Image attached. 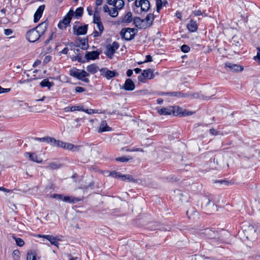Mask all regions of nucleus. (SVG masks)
<instances>
[{
    "mask_svg": "<svg viewBox=\"0 0 260 260\" xmlns=\"http://www.w3.org/2000/svg\"><path fill=\"white\" fill-rule=\"evenodd\" d=\"M69 74L71 76L86 83L89 82V79L86 78L89 76V74L83 70L80 71L78 69L74 68L70 70Z\"/></svg>",
    "mask_w": 260,
    "mask_h": 260,
    "instance_id": "nucleus-1",
    "label": "nucleus"
},
{
    "mask_svg": "<svg viewBox=\"0 0 260 260\" xmlns=\"http://www.w3.org/2000/svg\"><path fill=\"white\" fill-rule=\"evenodd\" d=\"M257 228L253 225H245L244 226L243 232L246 238L250 241H254L257 236Z\"/></svg>",
    "mask_w": 260,
    "mask_h": 260,
    "instance_id": "nucleus-2",
    "label": "nucleus"
},
{
    "mask_svg": "<svg viewBox=\"0 0 260 260\" xmlns=\"http://www.w3.org/2000/svg\"><path fill=\"white\" fill-rule=\"evenodd\" d=\"M136 31L137 29L135 28H123L120 30V35L121 38L126 41H130L134 38Z\"/></svg>",
    "mask_w": 260,
    "mask_h": 260,
    "instance_id": "nucleus-3",
    "label": "nucleus"
},
{
    "mask_svg": "<svg viewBox=\"0 0 260 260\" xmlns=\"http://www.w3.org/2000/svg\"><path fill=\"white\" fill-rule=\"evenodd\" d=\"M202 206L205 210L210 214L217 210V206L208 198H204Z\"/></svg>",
    "mask_w": 260,
    "mask_h": 260,
    "instance_id": "nucleus-4",
    "label": "nucleus"
},
{
    "mask_svg": "<svg viewBox=\"0 0 260 260\" xmlns=\"http://www.w3.org/2000/svg\"><path fill=\"white\" fill-rule=\"evenodd\" d=\"M73 15L74 11L72 10H70L65 16L63 19L59 21L57 25L58 27L61 29L66 28L70 24Z\"/></svg>",
    "mask_w": 260,
    "mask_h": 260,
    "instance_id": "nucleus-5",
    "label": "nucleus"
},
{
    "mask_svg": "<svg viewBox=\"0 0 260 260\" xmlns=\"http://www.w3.org/2000/svg\"><path fill=\"white\" fill-rule=\"evenodd\" d=\"M26 38L29 42L34 43L39 40V39H41L42 36L34 28L26 32Z\"/></svg>",
    "mask_w": 260,
    "mask_h": 260,
    "instance_id": "nucleus-6",
    "label": "nucleus"
},
{
    "mask_svg": "<svg viewBox=\"0 0 260 260\" xmlns=\"http://www.w3.org/2000/svg\"><path fill=\"white\" fill-rule=\"evenodd\" d=\"M201 234L203 237L206 238L211 239H214L215 240L214 241H217V240H219L218 238H216V237L218 236L217 231H213L212 229L207 228L203 230L202 231Z\"/></svg>",
    "mask_w": 260,
    "mask_h": 260,
    "instance_id": "nucleus-7",
    "label": "nucleus"
},
{
    "mask_svg": "<svg viewBox=\"0 0 260 260\" xmlns=\"http://www.w3.org/2000/svg\"><path fill=\"white\" fill-rule=\"evenodd\" d=\"M119 44L117 42H114L111 45H108L106 47L105 54L110 58H112L115 51L118 49Z\"/></svg>",
    "mask_w": 260,
    "mask_h": 260,
    "instance_id": "nucleus-8",
    "label": "nucleus"
},
{
    "mask_svg": "<svg viewBox=\"0 0 260 260\" xmlns=\"http://www.w3.org/2000/svg\"><path fill=\"white\" fill-rule=\"evenodd\" d=\"M154 77V74L152 70L150 69L145 70L142 73L141 75L138 77V80L140 82H143L144 78L149 79H153Z\"/></svg>",
    "mask_w": 260,
    "mask_h": 260,
    "instance_id": "nucleus-9",
    "label": "nucleus"
},
{
    "mask_svg": "<svg viewBox=\"0 0 260 260\" xmlns=\"http://www.w3.org/2000/svg\"><path fill=\"white\" fill-rule=\"evenodd\" d=\"M87 25H85L84 26H79L78 28L76 25H74L73 26V31L74 33L77 36L79 35H83L87 33Z\"/></svg>",
    "mask_w": 260,
    "mask_h": 260,
    "instance_id": "nucleus-10",
    "label": "nucleus"
},
{
    "mask_svg": "<svg viewBox=\"0 0 260 260\" xmlns=\"http://www.w3.org/2000/svg\"><path fill=\"white\" fill-rule=\"evenodd\" d=\"M111 175L115 178H121L122 181L128 180V181H134V179L131 175H121L119 173L113 171L111 172Z\"/></svg>",
    "mask_w": 260,
    "mask_h": 260,
    "instance_id": "nucleus-11",
    "label": "nucleus"
},
{
    "mask_svg": "<svg viewBox=\"0 0 260 260\" xmlns=\"http://www.w3.org/2000/svg\"><path fill=\"white\" fill-rule=\"evenodd\" d=\"M48 25V22L47 21H45L41 24H39L35 28L39 32L41 36L42 37L47 29Z\"/></svg>",
    "mask_w": 260,
    "mask_h": 260,
    "instance_id": "nucleus-12",
    "label": "nucleus"
},
{
    "mask_svg": "<svg viewBox=\"0 0 260 260\" xmlns=\"http://www.w3.org/2000/svg\"><path fill=\"white\" fill-rule=\"evenodd\" d=\"M225 67L228 68L230 71H232L233 72H239L242 71L243 70V67L237 64H233L231 62H226L225 64Z\"/></svg>",
    "mask_w": 260,
    "mask_h": 260,
    "instance_id": "nucleus-13",
    "label": "nucleus"
},
{
    "mask_svg": "<svg viewBox=\"0 0 260 260\" xmlns=\"http://www.w3.org/2000/svg\"><path fill=\"white\" fill-rule=\"evenodd\" d=\"M99 55L100 53L97 51L87 52L85 55V57L87 61H89V60H94L95 59H98L99 58Z\"/></svg>",
    "mask_w": 260,
    "mask_h": 260,
    "instance_id": "nucleus-14",
    "label": "nucleus"
},
{
    "mask_svg": "<svg viewBox=\"0 0 260 260\" xmlns=\"http://www.w3.org/2000/svg\"><path fill=\"white\" fill-rule=\"evenodd\" d=\"M45 5H41L37 10L34 14V22H37L41 17L43 12L45 9Z\"/></svg>",
    "mask_w": 260,
    "mask_h": 260,
    "instance_id": "nucleus-15",
    "label": "nucleus"
},
{
    "mask_svg": "<svg viewBox=\"0 0 260 260\" xmlns=\"http://www.w3.org/2000/svg\"><path fill=\"white\" fill-rule=\"evenodd\" d=\"M135 88V85L134 82L131 79H127L123 86V88L127 91H132Z\"/></svg>",
    "mask_w": 260,
    "mask_h": 260,
    "instance_id": "nucleus-16",
    "label": "nucleus"
},
{
    "mask_svg": "<svg viewBox=\"0 0 260 260\" xmlns=\"http://www.w3.org/2000/svg\"><path fill=\"white\" fill-rule=\"evenodd\" d=\"M39 236L40 237H43V238L46 239L51 243V244L58 247V245L59 244L58 242V241L60 240V239L57 238V237H53L52 235H42V236L40 235Z\"/></svg>",
    "mask_w": 260,
    "mask_h": 260,
    "instance_id": "nucleus-17",
    "label": "nucleus"
},
{
    "mask_svg": "<svg viewBox=\"0 0 260 260\" xmlns=\"http://www.w3.org/2000/svg\"><path fill=\"white\" fill-rule=\"evenodd\" d=\"M174 108V112H173L174 115H180L181 116H188L191 115L192 112H186V110L183 111V109L179 107H173Z\"/></svg>",
    "mask_w": 260,
    "mask_h": 260,
    "instance_id": "nucleus-18",
    "label": "nucleus"
},
{
    "mask_svg": "<svg viewBox=\"0 0 260 260\" xmlns=\"http://www.w3.org/2000/svg\"><path fill=\"white\" fill-rule=\"evenodd\" d=\"M81 146L78 145H74L73 144L69 143L63 142L62 148L73 151H78L80 150Z\"/></svg>",
    "mask_w": 260,
    "mask_h": 260,
    "instance_id": "nucleus-19",
    "label": "nucleus"
},
{
    "mask_svg": "<svg viewBox=\"0 0 260 260\" xmlns=\"http://www.w3.org/2000/svg\"><path fill=\"white\" fill-rule=\"evenodd\" d=\"M101 76H103L106 78L107 79H110L111 78L118 76V73L116 71H111L106 70L105 73H101Z\"/></svg>",
    "mask_w": 260,
    "mask_h": 260,
    "instance_id": "nucleus-20",
    "label": "nucleus"
},
{
    "mask_svg": "<svg viewBox=\"0 0 260 260\" xmlns=\"http://www.w3.org/2000/svg\"><path fill=\"white\" fill-rule=\"evenodd\" d=\"M174 108L172 107H169L167 108H161L160 110L158 111V113L160 115H171L174 112Z\"/></svg>",
    "mask_w": 260,
    "mask_h": 260,
    "instance_id": "nucleus-21",
    "label": "nucleus"
},
{
    "mask_svg": "<svg viewBox=\"0 0 260 260\" xmlns=\"http://www.w3.org/2000/svg\"><path fill=\"white\" fill-rule=\"evenodd\" d=\"M133 20V15L131 12H128L126 13L124 17L121 18L120 22L121 23H129Z\"/></svg>",
    "mask_w": 260,
    "mask_h": 260,
    "instance_id": "nucleus-22",
    "label": "nucleus"
},
{
    "mask_svg": "<svg viewBox=\"0 0 260 260\" xmlns=\"http://www.w3.org/2000/svg\"><path fill=\"white\" fill-rule=\"evenodd\" d=\"M54 83L53 82H50L48 78L43 79L40 83V85L42 87H47L48 89H50L51 87L54 86Z\"/></svg>",
    "mask_w": 260,
    "mask_h": 260,
    "instance_id": "nucleus-23",
    "label": "nucleus"
},
{
    "mask_svg": "<svg viewBox=\"0 0 260 260\" xmlns=\"http://www.w3.org/2000/svg\"><path fill=\"white\" fill-rule=\"evenodd\" d=\"M25 155V156L28 155L29 159L34 162L41 163L42 161V159L34 153L26 152Z\"/></svg>",
    "mask_w": 260,
    "mask_h": 260,
    "instance_id": "nucleus-24",
    "label": "nucleus"
},
{
    "mask_svg": "<svg viewBox=\"0 0 260 260\" xmlns=\"http://www.w3.org/2000/svg\"><path fill=\"white\" fill-rule=\"evenodd\" d=\"M188 29L191 32H195L198 29V25L197 22L193 20H190L187 25Z\"/></svg>",
    "mask_w": 260,
    "mask_h": 260,
    "instance_id": "nucleus-25",
    "label": "nucleus"
},
{
    "mask_svg": "<svg viewBox=\"0 0 260 260\" xmlns=\"http://www.w3.org/2000/svg\"><path fill=\"white\" fill-rule=\"evenodd\" d=\"M133 21L134 24L137 27L141 28L145 26V25L143 24V23H144V20L143 19H141L139 17H134L133 18Z\"/></svg>",
    "mask_w": 260,
    "mask_h": 260,
    "instance_id": "nucleus-26",
    "label": "nucleus"
},
{
    "mask_svg": "<svg viewBox=\"0 0 260 260\" xmlns=\"http://www.w3.org/2000/svg\"><path fill=\"white\" fill-rule=\"evenodd\" d=\"M111 130V127L107 125L106 121L103 120L101 122L100 128L98 130L99 133H102L104 132L110 131Z\"/></svg>",
    "mask_w": 260,
    "mask_h": 260,
    "instance_id": "nucleus-27",
    "label": "nucleus"
},
{
    "mask_svg": "<svg viewBox=\"0 0 260 260\" xmlns=\"http://www.w3.org/2000/svg\"><path fill=\"white\" fill-rule=\"evenodd\" d=\"M154 19V16L152 13L148 14L145 19H143L144 20V23L146 22L147 24L146 25V27L150 26L153 22V21Z\"/></svg>",
    "mask_w": 260,
    "mask_h": 260,
    "instance_id": "nucleus-28",
    "label": "nucleus"
},
{
    "mask_svg": "<svg viewBox=\"0 0 260 260\" xmlns=\"http://www.w3.org/2000/svg\"><path fill=\"white\" fill-rule=\"evenodd\" d=\"M86 70L89 73L93 74L98 71L99 68L96 64L93 63L88 66L86 68Z\"/></svg>",
    "mask_w": 260,
    "mask_h": 260,
    "instance_id": "nucleus-29",
    "label": "nucleus"
},
{
    "mask_svg": "<svg viewBox=\"0 0 260 260\" xmlns=\"http://www.w3.org/2000/svg\"><path fill=\"white\" fill-rule=\"evenodd\" d=\"M165 94L170 95L171 96H176V97H178V98H185V97H186V96L189 95V94L188 95L186 93H183L181 92H168V93H165Z\"/></svg>",
    "mask_w": 260,
    "mask_h": 260,
    "instance_id": "nucleus-30",
    "label": "nucleus"
},
{
    "mask_svg": "<svg viewBox=\"0 0 260 260\" xmlns=\"http://www.w3.org/2000/svg\"><path fill=\"white\" fill-rule=\"evenodd\" d=\"M50 143L53 146L62 148L63 142L51 138V142Z\"/></svg>",
    "mask_w": 260,
    "mask_h": 260,
    "instance_id": "nucleus-31",
    "label": "nucleus"
},
{
    "mask_svg": "<svg viewBox=\"0 0 260 260\" xmlns=\"http://www.w3.org/2000/svg\"><path fill=\"white\" fill-rule=\"evenodd\" d=\"M80 200L73 197H70V196H64L63 198V201L70 203H75L76 202L79 201Z\"/></svg>",
    "mask_w": 260,
    "mask_h": 260,
    "instance_id": "nucleus-32",
    "label": "nucleus"
},
{
    "mask_svg": "<svg viewBox=\"0 0 260 260\" xmlns=\"http://www.w3.org/2000/svg\"><path fill=\"white\" fill-rule=\"evenodd\" d=\"M12 237L14 240H15L17 246L22 247L24 245V241L21 238H17L14 235H12Z\"/></svg>",
    "mask_w": 260,
    "mask_h": 260,
    "instance_id": "nucleus-33",
    "label": "nucleus"
},
{
    "mask_svg": "<svg viewBox=\"0 0 260 260\" xmlns=\"http://www.w3.org/2000/svg\"><path fill=\"white\" fill-rule=\"evenodd\" d=\"M61 167V165L60 164H58L55 162H52L49 164L48 166L46 167V168L48 169H52L56 170L59 169Z\"/></svg>",
    "mask_w": 260,
    "mask_h": 260,
    "instance_id": "nucleus-34",
    "label": "nucleus"
},
{
    "mask_svg": "<svg viewBox=\"0 0 260 260\" xmlns=\"http://www.w3.org/2000/svg\"><path fill=\"white\" fill-rule=\"evenodd\" d=\"M124 5V2L123 0H116L114 6L118 10H121Z\"/></svg>",
    "mask_w": 260,
    "mask_h": 260,
    "instance_id": "nucleus-35",
    "label": "nucleus"
},
{
    "mask_svg": "<svg viewBox=\"0 0 260 260\" xmlns=\"http://www.w3.org/2000/svg\"><path fill=\"white\" fill-rule=\"evenodd\" d=\"M83 13V8L82 7H79L78 8L75 12H74V14H75V16L77 18L81 17Z\"/></svg>",
    "mask_w": 260,
    "mask_h": 260,
    "instance_id": "nucleus-36",
    "label": "nucleus"
},
{
    "mask_svg": "<svg viewBox=\"0 0 260 260\" xmlns=\"http://www.w3.org/2000/svg\"><path fill=\"white\" fill-rule=\"evenodd\" d=\"M35 139L40 142H45L50 143L51 142V138L50 137H46L44 138H35Z\"/></svg>",
    "mask_w": 260,
    "mask_h": 260,
    "instance_id": "nucleus-37",
    "label": "nucleus"
},
{
    "mask_svg": "<svg viewBox=\"0 0 260 260\" xmlns=\"http://www.w3.org/2000/svg\"><path fill=\"white\" fill-rule=\"evenodd\" d=\"M98 8H95V12L93 15V22L95 24L99 23L100 22H102L101 20V17L100 16L96 15L95 13L96 12Z\"/></svg>",
    "mask_w": 260,
    "mask_h": 260,
    "instance_id": "nucleus-38",
    "label": "nucleus"
},
{
    "mask_svg": "<svg viewBox=\"0 0 260 260\" xmlns=\"http://www.w3.org/2000/svg\"><path fill=\"white\" fill-rule=\"evenodd\" d=\"M117 10L118 9L115 7L112 10H110L108 14L112 17H116L118 14Z\"/></svg>",
    "mask_w": 260,
    "mask_h": 260,
    "instance_id": "nucleus-39",
    "label": "nucleus"
},
{
    "mask_svg": "<svg viewBox=\"0 0 260 260\" xmlns=\"http://www.w3.org/2000/svg\"><path fill=\"white\" fill-rule=\"evenodd\" d=\"M27 260H36V255L32 251L28 252L27 254Z\"/></svg>",
    "mask_w": 260,
    "mask_h": 260,
    "instance_id": "nucleus-40",
    "label": "nucleus"
},
{
    "mask_svg": "<svg viewBox=\"0 0 260 260\" xmlns=\"http://www.w3.org/2000/svg\"><path fill=\"white\" fill-rule=\"evenodd\" d=\"M72 59L73 61L77 60L79 62H81V63H84V62H85V60H83L81 56L79 55V54L76 55V56H73L72 57Z\"/></svg>",
    "mask_w": 260,
    "mask_h": 260,
    "instance_id": "nucleus-41",
    "label": "nucleus"
},
{
    "mask_svg": "<svg viewBox=\"0 0 260 260\" xmlns=\"http://www.w3.org/2000/svg\"><path fill=\"white\" fill-rule=\"evenodd\" d=\"M13 258L15 260H17L20 257V251L18 249L14 250L12 253Z\"/></svg>",
    "mask_w": 260,
    "mask_h": 260,
    "instance_id": "nucleus-42",
    "label": "nucleus"
},
{
    "mask_svg": "<svg viewBox=\"0 0 260 260\" xmlns=\"http://www.w3.org/2000/svg\"><path fill=\"white\" fill-rule=\"evenodd\" d=\"M132 159V157H126V156H123L121 157H119L116 158V161H120V162H127L129 159Z\"/></svg>",
    "mask_w": 260,
    "mask_h": 260,
    "instance_id": "nucleus-43",
    "label": "nucleus"
},
{
    "mask_svg": "<svg viewBox=\"0 0 260 260\" xmlns=\"http://www.w3.org/2000/svg\"><path fill=\"white\" fill-rule=\"evenodd\" d=\"M232 42L233 45L235 46H238L240 44V40L236 36H234L232 39Z\"/></svg>",
    "mask_w": 260,
    "mask_h": 260,
    "instance_id": "nucleus-44",
    "label": "nucleus"
},
{
    "mask_svg": "<svg viewBox=\"0 0 260 260\" xmlns=\"http://www.w3.org/2000/svg\"><path fill=\"white\" fill-rule=\"evenodd\" d=\"M156 10L159 12L162 7V2L161 0H156Z\"/></svg>",
    "mask_w": 260,
    "mask_h": 260,
    "instance_id": "nucleus-45",
    "label": "nucleus"
},
{
    "mask_svg": "<svg viewBox=\"0 0 260 260\" xmlns=\"http://www.w3.org/2000/svg\"><path fill=\"white\" fill-rule=\"evenodd\" d=\"M88 40H84L83 42H81V48L83 50H86L88 48Z\"/></svg>",
    "mask_w": 260,
    "mask_h": 260,
    "instance_id": "nucleus-46",
    "label": "nucleus"
},
{
    "mask_svg": "<svg viewBox=\"0 0 260 260\" xmlns=\"http://www.w3.org/2000/svg\"><path fill=\"white\" fill-rule=\"evenodd\" d=\"M64 196L60 194H53V195H52L51 197L53 198L56 199L58 200H61L63 201Z\"/></svg>",
    "mask_w": 260,
    "mask_h": 260,
    "instance_id": "nucleus-47",
    "label": "nucleus"
},
{
    "mask_svg": "<svg viewBox=\"0 0 260 260\" xmlns=\"http://www.w3.org/2000/svg\"><path fill=\"white\" fill-rule=\"evenodd\" d=\"M181 50L184 53H187L190 50V47L187 45H183L181 47Z\"/></svg>",
    "mask_w": 260,
    "mask_h": 260,
    "instance_id": "nucleus-48",
    "label": "nucleus"
},
{
    "mask_svg": "<svg viewBox=\"0 0 260 260\" xmlns=\"http://www.w3.org/2000/svg\"><path fill=\"white\" fill-rule=\"evenodd\" d=\"M97 27L99 29V31L101 33H102L104 30V26L102 22H100L99 23L96 24Z\"/></svg>",
    "mask_w": 260,
    "mask_h": 260,
    "instance_id": "nucleus-49",
    "label": "nucleus"
},
{
    "mask_svg": "<svg viewBox=\"0 0 260 260\" xmlns=\"http://www.w3.org/2000/svg\"><path fill=\"white\" fill-rule=\"evenodd\" d=\"M11 90V88H4L0 86V94L7 93Z\"/></svg>",
    "mask_w": 260,
    "mask_h": 260,
    "instance_id": "nucleus-50",
    "label": "nucleus"
},
{
    "mask_svg": "<svg viewBox=\"0 0 260 260\" xmlns=\"http://www.w3.org/2000/svg\"><path fill=\"white\" fill-rule=\"evenodd\" d=\"M257 52L256 56L254 57L255 60L257 59L259 61L260 64V48H257Z\"/></svg>",
    "mask_w": 260,
    "mask_h": 260,
    "instance_id": "nucleus-51",
    "label": "nucleus"
},
{
    "mask_svg": "<svg viewBox=\"0 0 260 260\" xmlns=\"http://www.w3.org/2000/svg\"><path fill=\"white\" fill-rule=\"evenodd\" d=\"M13 33V31L11 29H5V34L6 36H10Z\"/></svg>",
    "mask_w": 260,
    "mask_h": 260,
    "instance_id": "nucleus-52",
    "label": "nucleus"
},
{
    "mask_svg": "<svg viewBox=\"0 0 260 260\" xmlns=\"http://www.w3.org/2000/svg\"><path fill=\"white\" fill-rule=\"evenodd\" d=\"M192 13L193 14V15L194 16H196L203 15V13L202 12V11L201 10H194L193 11Z\"/></svg>",
    "mask_w": 260,
    "mask_h": 260,
    "instance_id": "nucleus-53",
    "label": "nucleus"
},
{
    "mask_svg": "<svg viewBox=\"0 0 260 260\" xmlns=\"http://www.w3.org/2000/svg\"><path fill=\"white\" fill-rule=\"evenodd\" d=\"M75 90L77 92H82L85 91V89L82 87H76Z\"/></svg>",
    "mask_w": 260,
    "mask_h": 260,
    "instance_id": "nucleus-54",
    "label": "nucleus"
},
{
    "mask_svg": "<svg viewBox=\"0 0 260 260\" xmlns=\"http://www.w3.org/2000/svg\"><path fill=\"white\" fill-rule=\"evenodd\" d=\"M210 133L211 134H212V135H214V136L217 135L218 134V132H217L216 130H215L214 128L210 129Z\"/></svg>",
    "mask_w": 260,
    "mask_h": 260,
    "instance_id": "nucleus-55",
    "label": "nucleus"
},
{
    "mask_svg": "<svg viewBox=\"0 0 260 260\" xmlns=\"http://www.w3.org/2000/svg\"><path fill=\"white\" fill-rule=\"evenodd\" d=\"M103 11H104V12L108 13L109 14V11H110V10L109 7L107 5H105L103 6Z\"/></svg>",
    "mask_w": 260,
    "mask_h": 260,
    "instance_id": "nucleus-56",
    "label": "nucleus"
},
{
    "mask_svg": "<svg viewBox=\"0 0 260 260\" xmlns=\"http://www.w3.org/2000/svg\"><path fill=\"white\" fill-rule=\"evenodd\" d=\"M101 32H98L97 30H95L93 33H92V35L94 37H99L101 35Z\"/></svg>",
    "mask_w": 260,
    "mask_h": 260,
    "instance_id": "nucleus-57",
    "label": "nucleus"
},
{
    "mask_svg": "<svg viewBox=\"0 0 260 260\" xmlns=\"http://www.w3.org/2000/svg\"><path fill=\"white\" fill-rule=\"evenodd\" d=\"M146 60L144 62H151L152 61V56L150 55H147L146 56Z\"/></svg>",
    "mask_w": 260,
    "mask_h": 260,
    "instance_id": "nucleus-58",
    "label": "nucleus"
},
{
    "mask_svg": "<svg viewBox=\"0 0 260 260\" xmlns=\"http://www.w3.org/2000/svg\"><path fill=\"white\" fill-rule=\"evenodd\" d=\"M116 0H107V3L109 5H112L114 6L116 3Z\"/></svg>",
    "mask_w": 260,
    "mask_h": 260,
    "instance_id": "nucleus-59",
    "label": "nucleus"
},
{
    "mask_svg": "<svg viewBox=\"0 0 260 260\" xmlns=\"http://www.w3.org/2000/svg\"><path fill=\"white\" fill-rule=\"evenodd\" d=\"M133 73V71L132 70L129 69L126 72V75L128 77H131Z\"/></svg>",
    "mask_w": 260,
    "mask_h": 260,
    "instance_id": "nucleus-60",
    "label": "nucleus"
},
{
    "mask_svg": "<svg viewBox=\"0 0 260 260\" xmlns=\"http://www.w3.org/2000/svg\"><path fill=\"white\" fill-rule=\"evenodd\" d=\"M103 0H96L95 1V5L96 6H101L103 3Z\"/></svg>",
    "mask_w": 260,
    "mask_h": 260,
    "instance_id": "nucleus-61",
    "label": "nucleus"
},
{
    "mask_svg": "<svg viewBox=\"0 0 260 260\" xmlns=\"http://www.w3.org/2000/svg\"><path fill=\"white\" fill-rule=\"evenodd\" d=\"M84 112H86V113L89 114H93L94 113V110L92 109H89V110H88V109L85 110V111H84Z\"/></svg>",
    "mask_w": 260,
    "mask_h": 260,
    "instance_id": "nucleus-62",
    "label": "nucleus"
},
{
    "mask_svg": "<svg viewBox=\"0 0 260 260\" xmlns=\"http://www.w3.org/2000/svg\"><path fill=\"white\" fill-rule=\"evenodd\" d=\"M68 51V48L67 47H66L60 52V53L64 54H67Z\"/></svg>",
    "mask_w": 260,
    "mask_h": 260,
    "instance_id": "nucleus-63",
    "label": "nucleus"
},
{
    "mask_svg": "<svg viewBox=\"0 0 260 260\" xmlns=\"http://www.w3.org/2000/svg\"><path fill=\"white\" fill-rule=\"evenodd\" d=\"M41 63V61L37 60H36L33 64V67H36L37 66L39 65Z\"/></svg>",
    "mask_w": 260,
    "mask_h": 260,
    "instance_id": "nucleus-64",
    "label": "nucleus"
}]
</instances>
